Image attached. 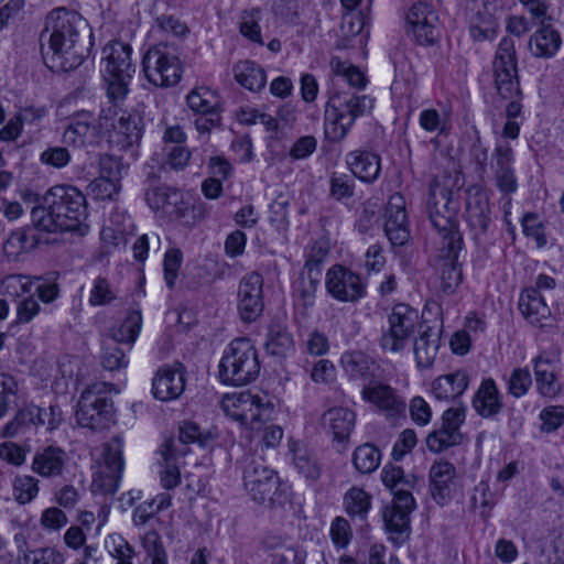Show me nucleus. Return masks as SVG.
Masks as SVG:
<instances>
[{
  "label": "nucleus",
  "mask_w": 564,
  "mask_h": 564,
  "mask_svg": "<svg viewBox=\"0 0 564 564\" xmlns=\"http://www.w3.org/2000/svg\"><path fill=\"white\" fill-rule=\"evenodd\" d=\"M89 188L97 199H113L120 192L121 182L98 176L89 184Z\"/></svg>",
  "instance_id": "57"
},
{
  "label": "nucleus",
  "mask_w": 564,
  "mask_h": 564,
  "mask_svg": "<svg viewBox=\"0 0 564 564\" xmlns=\"http://www.w3.org/2000/svg\"><path fill=\"white\" fill-rule=\"evenodd\" d=\"M372 107L373 99L367 95H357L350 90L334 93L325 109V137L332 142L343 140L357 118L369 112Z\"/></svg>",
  "instance_id": "4"
},
{
  "label": "nucleus",
  "mask_w": 564,
  "mask_h": 564,
  "mask_svg": "<svg viewBox=\"0 0 564 564\" xmlns=\"http://www.w3.org/2000/svg\"><path fill=\"white\" fill-rule=\"evenodd\" d=\"M346 163L354 176L365 183H373L380 174L381 159L370 151H352L346 155Z\"/></svg>",
  "instance_id": "28"
},
{
  "label": "nucleus",
  "mask_w": 564,
  "mask_h": 564,
  "mask_svg": "<svg viewBox=\"0 0 564 564\" xmlns=\"http://www.w3.org/2000/svg\"><path fill=\"white\" fill-rule=\"evenodd\" d=\"M142 316L139 311H131L127 317L110 330L109 340L116 343L133 344L140 333Z\"/></svg>",
  "instance_id": "38"
},
{
  "label": "nucleus",
  "mask_w": 564,
  "mask_h": 564,
  "mask_svg": "<svg viewBox=\"0 0 564 564\" xmlns=\"http://www.w3.org/2000/svg\"><path fill=\"white\" fill-rule=\"evenodd\" d=\"M187 106L197 113H207L218 110V97L207 87L193 89L186 98Z\"/></svg>",
  "instance_id": "44"
},
{
  "label": "nucleus",
  "mask_w": 564,
  "mask_h": 564,
  "mask_svg": "<svg viewBox=\"0 0 564 564\" xmlns=\"http://www.w3.org/2000/svg\"><path fill=\"white\" fill-rule=\"evenodd\" d=\"M142 69L149 83L158 87L176 85L183 73L176 50L163 44L148 50L142 59Z\"/></svg>",
  "instance_id": "9"
},
{
  "label": "nucleus",
  "mask_w": 564,
  "mask_h": 564,
  "mask_svg": "<svg viewBox=\"0 0 564 564\" xmlns=\"http://www.w3.org/2000/svg\"><path fill=\"white\" fill-rule=\"evenodd\" d=\"M20 564H64V556L53 547H43L20 556Z\"/></svg>",
  "instance_id": "54"
},
{
  "label": "nucleus",
  "mask_w": 564,
  "mask_h": 564,
  "mask_svg": "<svg viewBox=\"0 0 564 564\" xmlns=\"http://www.w3.org/2000/svg\"><path fill=\"white\" fill-rule=\"evenodd\" d=\"M440 346V337L431 327L422 330L414 340V356L420 368H429L434 362Z\"/></svg>",
  "instance_id": "32"
},
{
  "label": "nucleus",
  "mask_w": 564,
  "mask_h": 564,
  "mask_svg": "<svg viewBox=\"0 0 564 564\" xmlns=\"http://www.w3.org/2000/svg\"><path fill=\"white\" fill-rule=\"evenodd\" d=\"M468 382V375L463 370H457L436 378L432 383V393L440 401L454 400L464 393Z\"/></svg>",
  "instance_id": "31"
},
{
  "label": "nucleus",
  "mask_w": 564,
  "mask_h": 564,
  "mask_svg": "<svg viewBox=\"0 0 564 564\" xmlns=\"http://www.w3.org/2000/svg\"><path fill=\"white\" fill-rule=\"evenodd\" d=\"M561 44L558 33L550 25H542L530 39L529 47L536 57L553 56Z\"/></svg>",
  "instance_id": "34"
},
{
  "label": "nucleus",
  "mask_w": 564,
  "mask_h": 564,
  "mask_svg": "<svg viewBox=\"0 0 564 564\" xmlns=\"http://www.w3.org/2000/svg\"><path fill=\"white\" fill-rule=\"evenodd\" d=\"M430 491L438 505L447 503L457 488L455 466L445 460H435L429 470Z\"/></svg>",
  "instance_id": "19"
},
{
  "label": "nucleus",
  "mask_w": 564,
  "mask_h": 564,
  "mask_svg": "<svg viewBox=\"0 0 564 564\" xmlns=\"http://www.w3.org/2000/svg\"><path fill=\"white\" fill-rule=\"evenodd\" d=\"M384 234L392 246H404L410 239L405 199L394 193L389 197L384 209Z\"/></svg>",
  "instance_id": "17"
},
{
  "label": "nucleus",
  "mask_w": 564,
  "mask_h": 564,
  "mask_svg": "<svg viewBox=\"0 0 564 564\" xmlns=\"http://www.w3.org/2000/svg\"><path fill=\"white\" fill-rule=\"evenodd\" d=\"M243 487L258 503L283 507L290 502L291 491L282 484L278 474L256 457H248L243 465Z\"/></svg>",
  "instance_id": "6"
},
{
  "label": "nucleus",
  "mask_w": 564,
  "mask_h": 564,
  "mask_svg": "<svg viewBox=\"0 0 564 564\" xmlns=\"http://www.w3.org/2000/svg\"><path fill=\"white\" fill-rule=\"evenodd\" d=\"M183 260L182 251L177 248L169 249L164 254V279L170 289L174 286Z\"/></svg>",
  "instance_id": "58"
},
{
  "label": "nucleus",
  "mask_w": 564,
  "mask_h": 564,
  "mask_svg": "<svg viewBox=\"0 0 564 564\" xmlns=\"http://www.w3.org/2000/svg\"><path fill=\"white\" fill-rule=\"evenodd\" d=\"M330 538L337 547H346L352 536L349 522L343 517H336L330 524Z\"/></svg>",
  "instance_id": "61"
},
{
  "label": "nucleus",
  "mask_w": 564,
  "mask_h": 564,
  "mask_svg": "<svg viewBox=\"0 0 564 564\" xmlns=\"http://www.w3.org/2000/svg\"><path fill=\"white\" fill-rule=\"evenodd\" d=\"M473 406L480 416L486 419L494 417L500 412L502 401L498 387L492 379H486L481 382L474 397Z\"/></svg>",
  "instance_id": "30"
},
{
  "label": "nucleus",
  "mask_w": 564,
  "mask_h": 564,
  "mask_svg": "<svg viewBox=\"0 0 564 564\" xmlns=\"http://www.w3.org/2000/svg\"><path fill=\"white\" fill-rule=\"evenodd\" d=\"M128 166L122 161L112 155H104L99 161V176L106 180L121 182L127 173Z\"/></svg>",
  "instance_id": "55"
},
{
  "label": "nucleus",
  "mask_w": 564,
  "mask_h": 564,
  "mask_svg": "<svg viewBox=\"0 0 564 564\" xmlns=\"http://www.w3.org/2000/svg\"><path fill=\"white\" fill-rule=\"evenodd\" d=\"M37 415H40L39 406L34 404L20 409L13 420L4 426L3 436L13 437L25 427L37 426Z\"/></svg>",
  "instance_id": "46"
},
{
  "label": "nucleus",
  "mask_w": 564,
  "mask_h": 564,
  "mask_svg": "<svg viewBox=\"0 0 564 564\" xmlns=\"http://www.w3.org/2000/svg\"><path fill=\"white\" fill-rule=\"evenodd\" d=\"M519 310L532 325L544 327L551 321V311L545 303V297L534 288H527L522 291Z\"/></svg>",
  "instance_id": "26"
},
{
  "label": "nucleus",
  "mask_w": 564,
  "mask_h": 564,
  "mask_svg": "<svg viewBox=\"0 0 564 564\" xmlns=\"http://www.w3.org/2000/svg\"><path fill=\"white\" fill-rule=\"evenodd\" d=\"M361 398L392 424L405 419L406 403L397 389L380 380H371L361 389Z\"/></svg>",
  "instance_id": "13"
},
{
  "label": "nucleus",
  "mask_w": 564,
  "mask_h": 564,
  "mask_svg": "<svg viewBox=\"0 0 564 564\" xmlns=\"http://www.w3.org/2000/svg\"><path fill=\"white\" fill-rule=\"evenodd\" d=\"M416 503L412 494L393 497L392 502L383 509L386 529L391 533L403 534L410 529V514Z\"/></svg>",
  "instance_id": "21"
},
{
  "label": "nucleus",
  "mask_w": 564,
  "mask_h": 564,
  "mask_svg": "<svg viewBox=\"0 0 564 564\" xmlns=\"http://www.w3.org/2000/svg\"><path fill=\"white\" fill-rule=\"evenodd\" d=\"M112 384L95 382L80 394L77 404V423L91 431L109 429L115 423V409L109 397Z\"/></svg>",
  "instance_id": "8"
},
{
  "label": "nucleus",
  "mask_w": 564,
  "mask_h": 564,
  "mask_svg": "<svg viewBox=\"0 0 564 564\" xmlns=\"http://www.w3.org/2000/svg\"><path fill=\"white\" fill-rule=\"evenodd\" d=\"M264 308L263 278L257 272L242 278L238 289V312L245 323H252Z\"/></svg>",
  "instance_id": "15"
},
{
  "label": "nucleus",
  "mask_w": 564,
  "mask_h": 564,
  "mask_svg": "<svg viewBox=\"0 0 564 564\" xmlns=\"http://www.w3.org/2000/svg\"><path fill=\"white\" fill-rule=\"evenodd\" d=\"M513 151L508 143H498L491 155L490 167L492 173L512 169Z\"/></svg>",
  "instance_id": "60"
},
{
  "label": "nucleus",
  "mask_w": 564,
  "mask_h": 564,
  "mask_svg": "<svg viewBox=\"0 0 564 564\" xmlns=\"http://www.w3.org/2000/svg\"><path fill=\"white\" fill-rule=\"evenodd\" d=\"M143 134V119L135 111H123L110 135L111 143L120 150H128L138 145Z\"/></svg>",
  "instance_id": "22"
},
{
  "label": "nucleus",
  "mask_w": 564,
  "mask_h": 564,
  "mask_svg": "<svg viewBox=\"0 0 564 564\" xmlns=\"http://www.w3.org/2000/svg\"><path fill=\"white\" fill-rule=\"evenodd\" d=\"M380 460V451L369 443L358 446L352 456L354 466L360 474H370L375 471L378 468Z\"/></svg>",
  "instance_id": "43"
},
{
  "label": "nucleus",
  "mask_w": 564,
  "mask_h": 564,
  "mask_svg": "<svg viewBox=\"0 0 564 564\" xmlns=\"http://www.w3.org/2000/svg\"><path fill=\"white\" fill-rule=\"evenodd\" d=\"M460 442V432L445 424H442L441 429L431 432L426 437V446L434 453H441Z\"/></svg>",
  "instance_id": "42"
},
{
  "label": "nucleus",
  "mask_w": 564,
  "mask_h": 564,
  "mask_svg": "<svg viewBox=\"0 0 564 564\" xmlns=\"http://www.w3.org/2000/svg\"><path fill=\"white\" fill-rule=\"evenodd\" d=\"M142 546L151 557V564H167V555L156 531L151 530L143 535Z\"/></svg>",
  "instance_id": "51"
},
{
  "label": "nucleus",
  "mask_w": 564,
  "mask_h": 564,
  "mask_svg": "<svg viewBox=\"0 0 564 564\" xmlns=\"http://www.w3.org/2000/svg\"><path fill=\"white\" fill-rule=\"evenodd\" d=\"M406 20L419 44L433 45L437 41L440 36L438 18L427 3L417 2L413 4Z\"/></svg>",
  "instance_id": "18"
},
{
  "label": "nucleus",
  "mask_w": 564,
  "mask_h": 564,
  "mask_svg": "<svg viewBox=\"0 0 564 564\" xmlns=\"http://www.w3.org/2000/svg\"><path fill=\"white\" fill-rule=\"evenodd\" d=\"M289 449L292 453V459L299 473L308 479H316L321 474L319 465L314 455L305 447L299 446L297 443L289 441Z\"/></svg>",
  "instance_id": "39"
},
{
  "label": "nucleus",
  "mask_w": 564,
  "mask_h": 564,
  "mask_svg": "<svg viewBox=\"0 0 564 564\" xmlns=\"http://www.w3.org/2000/svg\"><path fill=\"white\" fill-rule=\"evenodd\" d=\"M101 365L105 369L113 371L127 366L124 351L115 340L105 339L102 341V352L100 356Z\"/></svg>",
  "instance_id": "49"
},
{
  "label": "nucleus",
  "mask_w": 564,
  "mask_h": 564,
  "mask_svg": "<svg viewBox=\"0 0 564 564\" xmlns=\"http://www.w3.org/2000/svg\"><path fill=\"white\" fill-rule=\"evenodd\" d=\"M235 79L250 91L264 88L267 75L264 69L252 61H240L234 66Z\"/></svg>",
  "instance_id": "33"
},
{
  "label": "nucleus",
  "mask_w": 564,
  "mask_h": 564,
  "mask_svg": "<svg viewBox=\"0 0 564 564\" xmlns=\"http://www.w3.org/2000/svg\"><path fill=\"white\" fill-rule=\"evenodd\" d=\"M532 384L531 373L527 368H516L508 380V392L514 398L524 395Z\"/></svg>",
  "instance_id": "56"
},
{
  "label": "nucleus",
  "mask_w": 564,
  "mask_h": 564,
  "mask_svg": "<svg viewBox=\"0 0 564 564\" xmlns=\"http://www.w3.org/2000/svg\"><path fill=\"white\" fill-rule=\"evenodd\" d=\"M145 200L151 209L165 215L170 204L180 200V192L165 186L153 187L145 193Z\"/></svg>",
  "instance_id": "45"
},
{
  "label": "nucleus",
  "mask_w": 564,
  "mask_h": 564,
  "mask_svg": "<svg viewBox=\"0 0 564 564\" xmlns=\"http://www.w3.org/2000/svg\"><path fill=\"white\" fill-rule=\"evenodd\" d=\"M41 161L56 169L66 166L70 161V154L66 148H48L41 154Z\"/></svg>",
  "instance_id": "64"
},
{
  "label": "nucleus",
  "mask_w": 564,
  "mask_h": 564,
  "mask_svg": "<svg viewBox=\"0 0 564 564\" xmlns=\"http://www.w3.org/2000/svg\"><path fill=\"white\" fill-rule=\"evenodd\" d=\"M185 376L180 368L160 369L152 383L153 395L161 401L177 399L184 391Z\"/></svg>",
  "instance_id": "25"
},
{
  "label": "nucleus",
  "mask_w": 564,
  "mask_h": 564,
  "mask_svg": "<svg viewBox=\"0 0 564 564\" xmlns=\"http://www.w3.org/2000/svg\"><path fill=\"white\" fill-rule=\"evenodd\" d=\"M328 293L340 302H357L366 294L361 278L341 265H334L326 274Z\"/></svg>",
  "instance_id": "16"
},
{
  "label": "nucleus",
  "mask_w": 564,
  "mask_h": 564,
  "mask_svg": "<svg viewBox=\"0 0 564 564\" xmlns=\"http://www.w3.org/2000/svg\"><path fill=\"white\" fill-rule=\"evenodd\" d=\"M456 210L452 202V189L438 180L430 185L427 212L433 227L441 238L440 245L448 249L451 256H455L463 249V237L457 228Z\"/></svg>",
  "instance_id": "3"
},
{
  "label": "nucleus",
  "mask_w": 564,
  "mask_h": 564,
  "mask_svg": "<svg viewBox=\"0 0 564 564\" xmlns=\"http://www.w3.org/2000/svg\"><path fill=\"white\" fill-rule=\"evenodd\" d=\"M441 252L445 260L441 268L440 286L445 294H452L459 285L463 278L462 269L456 262L459 252L455 256H451L448 249L444 246H441Z\"/></svg>",
  "instance_id": "37"
},
{
  "label": "nucleus",
  "mask_w": 564,
  "mask_h": 564,
  "mask_svg": "<svg viewBox=\"0 0 564 564\" xmlns=\"http://www.w3.org/2000/svg\"><path fill=\"white\" fill-rule=\"evenodd\" d=\"M494 75L495 85L501 98H513L520 95L514 42L510 37H503L498 45L494 61Z\"/></svg>",
  "instance_id": "14"
},
{
  "label": "nucleus",
  "mask_w": 564,
  "mask_h": 564,
  "mask_svg": "<svg viewBox=\"0 0 564 564\" xmlns=\"http://www.w3.org/2000/svg\"><path fill=\"white\" fill-rule=\"evenodd\" d=\"M381 480L390 489L393 497L402 494H412L411 490L415 486L414 477H406L401 467L391 464L382 468Z\"/></svg>",
  "instance_id": "36"
},
{
  "label": "nucleus",
  "mask_w": 564,
  "mask_h": 564,
  "mask_svg": "<svg viewBox=\"0 0 564 564\" xmlns=\"http://www.w3.org/2000/svg\"><path fill=\"white\" fill-rule=\"evenodd\" d=\"M37 239L24 229L14 230L3 243V251L9 259L15 260L20 254L34 249Z\"/></svg>",
  "instance_id": "40"
},
{
  "label": "nucleus",
  "mask_w": 564,
  "mask_h": 564,
  "mask_svg": "<svg viewBox=\"0 0 564 564\" xmlns=\"http://www.w3.org/2000/svg\"><path fill=\"white\" fill-rule=\"evenodd\" d=\"M86 28V21L76 11L56 8L47 14L41 33V51L50 69L68 72L82 65Z\"/></svg>",
  "instance_id": "1"
},
{
  "label": "nucleus",
  "mask_w": 564,
  "mask_h": 564,
  "mask_svg": "<svg viewBox=\"0 0 564 564\" xmlns=\"http://www.w3.org/2000/svg\"><path fill=\"white\" fill-rule=\"evenodd\" d=\"M100 129L95 123L91 113L85 112L78 115L65 129L63 133V142L66 145L82 148L98 143Z\"/></svg>",
  "instance_id": "24"
},
{
  "label": "nucleus",
  "mask_w": 564,
  "mask_h": 564,
  "mask_svg": "<svg viewBox=\"0 0 564 564\" xmlns=\"http://www.w3.org/2000/svg\"><path fill=\"white\" fill-rule=\"evenodd\" d=\"M221 409L232 420L250 430H260L261 423L272 417L273 405L263 402L262 398L248 391L226 394L221 400Z\"/></svg>",
  "instance_id": "10"
},
{
  "label": "nucleus",
  "mask_w": 564,
  "mask_h": 564,
  "mask_svg": "<svg viewBox=\"0 0 564 564\" xmlns=\"http://www.w3.org/2000/svg\"><path fill=\"white\" fill-rule=\"evenodd\" d=\"M67 455L55 446H46L34 454L32 470L44 478L58 477L63 474Z\"/></svg>",
  "instance_id": "29"
},
{
  "label": "nucleus",
  "mask_w": 564,
  "mask_h": 564,
  "mask_svg": "<svg viewBox=\"0 0 564 564\" xmlns=\"http://www.w3.org/2000/svg\"><path fill=\"white\" fill-rule=\"evenodd\" d=\"M0 286L3 294L15 299L30 293L32 283L26 275L10 274L2 279Z\"/></svg>",
  "instance_id": "53"
},
{
  "label": "nucleus",
  "mask_w": 564,
  "mask_h": 564,
  "mask_svg": "<svg viewBox=\"0 0 564 564\" xmlns=\"http://www.w3.org/2000/svg\"><path fill=\"white\" fill-rule=\"evenodd\" d=\"M117 295L110 282L104 276H97L93 281L88 302L93 306H104L116 300Z\"/></svg>",
  "instance_id": "50"
},
{
  "label": "nucleus",
  "mask_w": 564,
  "mask_h": 564,
  "mask_svg": "<svg viewBox=\"0 0 564 564\" xmlns=\"http://www.w3.org/2000/svg\"><path fill=\"white\" fill-rule=\"evenodd\" d=\"M209 440L210 436L208 434H203L196 423L184 421L180 425L178 438L166 440L161 446V454L167 459H180L187 454L188 449L186 446L188 444L198 443L204 446Z\"/></svg>",
  "instance_id": "20"
},
{
  "label": "nucleus",
  "mask_w": 564,
  "mask_h": 564,
  "mask_svg": "<svg viewBox=\"0 0 564 564\" xmlns=\"http://www.w3.org/2000/svg\"><path fill=\"white\" fill-rule=\"evenodd\" d=\"M417 318V312L409 305H394L388 317L389 326L380 338L381 348L391 352L402 351L414 334Z\"/></svg>",
  "instance_id": "12"
},
{
  "label": "nucleus",
  "mask_w": 564,
  "mask_h": 564,
  "mask_svg": "<svg viewBox=\"0 0 564 564\" xmlns=\"http://www.w3.org/2000/svg\"><path fill=\"white\" fill-rule=\"evenodd\" d=\"M466 219L476 236L487 232L490 224L489 198L479 187H470L467 191Z\"/></svg>",
  "instance_id": "23"
},
{
  "label": "nucleus",
  "mask_w": 564,
  "mask_h": 564,
  "mask_svg": "<svg viewBox=\"0 0 564 564\" xmlns=\"http://www.w3.org/2000/svg\"><path fill=\"white\" fill-rule=\"evenodd\" d=\"M39 494V479L33 476H17L13 481V497L20 505L31 502Z\"/></svg>",
  "instance_id": "48"
},
{
  "label": "nucleus",
  "mask_w": 564,
  "mask_h": 564,
  "mask_svg": "<svg viewBox=\"0 0 564 564\" xmlns=\"http://www.w3.org/2000/svg\"><path fill=\"white\" fill-rule=\"evenodd\" d=\"M323 426L333 434L334 441L347 442L356 423V413L343 406L328 409L322 417Z\"/></svg>",
  "instance_id": "27"
},
{
  "label": "nucleus",
  "mask_w": 564,
  "mask_h": 564,
  "mask_svg": "<svg viewBox=\"0 0 564 564\" xmlns=\"http://www.w3.org/2000/svg\"><path fill=\"white\" fill-rule=\"evenodd\" d=\"M555 367L553 361L543 356L534 360V375L539 392L544 397H553L558 391L554 376Z\"/></svg>",
  "instance_id": "35"
},
{
  "label": "nucleus",
  "mask_w": 564,
  "mask_h": 564,
  "mask_svg": "<svg viewBox=\"0 0 564 564\" xmlns=\"http://www.w3.org/2000/svg\"><path fill=\"white\" fill-rule=\"evenodd\" d=\"M260 372L258 352L248 338L234 339L220 360L219 378L225 384L245 386Z\"/></svg>",
  "instance_id": "7"
},
{
  "label": "nucleus",
  "mask_w": 564,
  "mask_h": 564,
  "mask_svg": "<svg viewBox=\"0 0 564 564\" xmlns=\"http://www.w3.org/2000/svg\"><path fill=\"white\" fill-rule=\"evenodd\" d=\"M332 68L337 77L344 78L351 87H365L366 77L356 66L341 62L338 58H334L332 61Z\"/></svg>",
  "instance_id": "52"
},
{
  "label": "nucleus",
  "mask_w": 564,
  "mask_h": 564,
  "mask_svg": "<svg viewBox=\"0 0 564 564\" xmlns=\"http://www.w3.org/2000/svg\"><path fill=\"white\" fill-rule=\"evenodd\" d=\"M265 350L272 356H285L293 347L291 335L282 328H271L267 341Z\"/></svg>",
  "instance_id": "47"
},
{
  "label": "nucleus",
  "mask_w": 564,
  "mask_h": 564,
  "mask_svg": "<svg viewBox=\"0 0 564 564\" xmlns=\"http://www.w3.org/2000/svg\"><path fill=\"white\" fill-rule=\"evenodd\" d=\"M132 48L120 41H111L102 48V76L107 84V96L112 104L122 101L128 93L135 66L131 59Z\"/></svg>",
  "instance_id": "5"
},
{
  "label": "nucleus",
  "mask_w": 564,
  "mask_h": 564,
  "mask_svg": "<svg viewBox=\"0 0 564 564\" xmlns=\"http://www.w3.org/2000/svg\"><path fill=\"white\" fill-rule=\"evenodd\" d=\"M343 503L348 516L365 519L371 507V497L364 489L351 487L345 494Z\"/></svg>",
  "instance_id": "41"
},
{
  "label": "nucleus",
  "mask_w": 564,
  "mask_h": 564,
  "mask_svg": "<svg viewBox=\"0 0 564 564\" xmlns=\"http://www.w3.org/2000/svg\"><path fill=\"white\" fill-rule=\"evenodd\" d=\"M43 204L31 210L32 224L46 231H75L84 236L88 231L85 195L75 186L56 185L43 196Z\"/></svg>",
  "instance_id": "2"
},
{
  "label": "nucleus",
  "mask_w": 564,
  "mask_h": 564,
  "mask_svg": "<svg viewBox=\"0 0 564 564\" xmlns=\"http://www.w3.org/2000/svg\"><path fill=\"white\" fill-rule=\"evenodd\" d=\"M420 127L430 133L443 132L446 126V119L434 108H427L421 111L419 117Z\"/></svg>",
  "instance_id": "62"
},
{
  "label": "nucleus",
  "mask_w": 564,
  "mask_h": 564,
  "mask_svg": "<svg viewBox=\"0 0 564 564\" xmlns=\"http://www.w3.org/2000/svg\"><path fill=\"white\" fill-rule=\"evenodd\" d=\"M495 21L491 14L477 13L470 22V31L475 39L482 40L489 37L494 33Z\"/></svg>",
  "instance_id": "63"
},
{
  "label": "nucleus",
  "mask_w": 564,
  "mask_h": 564,
  "mask_svg": "<svg viewBox=\"0 0 564 564\" xmlns=\"http://www.w3.org/2000/svg\"><path fill=\"white\" fill-rule=\"evenodd\" d=\"M123 441L116 435L102 445L101 462L93 476L94 494L113 495L119 486L123 470Z\"/></svg>",
  "instance_id": "11"
},
{
  "label": "nucleus",
  "mask_w": 564,
  "mask_h": 564,
  "mask_svg": "<svg viewBox=\"0 0 564 564\" xmlns=\"http://www.w3.org/2000/svg\"><path fill=\"white\" fill-rule=\"evenodd\" d=\"M354 187V180L347 174L333 173L330 176V195L337 200L351 197Z\"/></svg>",
  "instance_id": "59"
}]
</instances>
